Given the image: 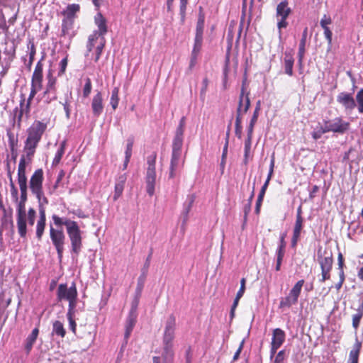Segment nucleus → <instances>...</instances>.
I'll use <instances>...</instances> for the list:
<instances>
[{
  "mask_svg": "<svg viewBox=\"0 0 363 363\" xmlns=\"http://www.w3.org/2000/svg\"><path fill=\"white\" fill-rule=\"evenodd\" d=\"M91 89H92V85H91V79L87 77L85 79V84H84V89H83V96L84 98H87L89 96L91 91Z\"/></svg>",
  "mask_w": 363,
  "mask_h": 363,
  "instance_id": "a19ab883",
  "label": "nucleus"
},
{
  "mask_svg": "<svg viewBox=\"0 0 363 363\" xmlns=\"http://www.w3.org/2000/svg\"><path fill=\"white\" fill-rule=\"evenodd\" d=\"M230 123L228 125V130H227V133H226L225 143V145H224L223 150L222 157H223V158H226V157H227L228 147V140H229V134H230Z\"/></svg>",
  "mask_w": 363,
  "mask_h": 363,
  "instance_id": "3c124183",
  "label": "nucleus"
},
{
  "mask_svg": "<svg viewBox=\"0 0 363 363\" xmlns=\"http://www.w3.org/2000/svg\"><path fill=\"white\" fill-rule=\"evenodd\" d=\"M285 333L280 328H276L273 330L271 345L280 347L285 341Z\"/></svg>",
  "mask_w": 363,
  "mask_h": 363,
  "instance_id": "4be33fe9",
  "label": "nucleus"
},
{
  "mask_svg": "<svg viewBox=\"0 0 363 363\" xmlns=\"http://www.w3.org/2000/svg\"><path fill=\"white\" fill-rule=\"evenodd\" d=\"M332 23V20H331V18L325 14L323 15V18H321L320 21V25L321 27H325V26H328V25L331 24Z\"/></svg>",
  "mask_w": 363,
  "mask_h": 363,
  "instance_id": "4d7b16f0",
  "label": "nucleus"
},
{
  "mask_svg": "<svg viewBox=\"0 0 363 363\" xmlns=\"http://www.w3.org/2000/svg\"><path fill=\"white\" fill-rule=\"evenodd\" d=\"M66 142L64 140L60 143V147L58 148L55 157L52 161V165H57L60 163L65 150Z\"/></svg>",
  "mask_w": 363,
  "mask_h": 363,
  "instance_id": "473e14b6",
  "label": "nucleus"
},
{
  "mask_svg": "<svg viewBox=\"0 0 363 363\" xmlns=\"http://www.w3.org/2000/svg\"><path fill=\"white\" fill-rule=\"evenodd\" d=\"M252 138V133L247 132V138L245 141V157H248L250 152L251 143Z\"/></svg>",
  "mask_w": 363,
  "mask_h": 363,
  "instance_id": "ea45409f",
  "label": "nucleus"
},
{
  "mask_svg": "<svg viewBox=\"0 0 363 363\" xmlns=\"http://www.w3.org/2000/svg\"><path fill=\"white\" fill-rule=\"evenodd\" d=\"M18 183L21 190V200L17 208V227L21 237L25 238L26 229V213L25 204L27 200V178L26 176V162L24 158H21L18 168Z\"/></svg>",
  "mask_w": 363,
  "mask_h": 363,
  "instance_id": "f257e3e1",
  "label": "nucleus"
},
{
  "mask_svg": "<svg viewBox=\"0 0 363 363\" xmlns=\"http://www.w3.org/2000/svg\"><path fill=\"white\" fill-rule=\"evenodd\" d=\"M67 319L69 320V328L70 330L73 332V333H75V330H76V323L74 320V315H67Z\"/></svg>",
  "mask_w": 363,
  "mask_h": 363,
  "instance_id": "13d9d810",
  "label": "nucleus"
},
{
  "mask_svg": "<svg viewBox=\"0 0 363 363\" xmlns=\"http://www.w3.org/2000/svg\"><path fill=\"white\" fill-rule=\"evenodd\" d=\"M339 281L335 284V289L339 291L345 281V273H342V272H339Z\"/></svg>",
  "mask_w": 363,
  "mask_h": 363,
  "instance_id": "680f3d73",
  "label": "nucleus"
},
{
  "mask_svg": "<svg viewBox=\"0 0 363 363\" xmlns=\"http://www.w3.org/2000/svg\"><path fill=\"white\" fill-rule=\"evenodd\" d=\"M43 172L41 169H38L35 171L29 182V187L38 199L40 207L48 203L43 191Z\"/></svg>",
  "mask_w": 363,
  "mask_h": 363,
  "instance_id": "20e7f679",
  "label": "nucleus"
},
{
  "mask_svg": "<svg viewBox=\"0 0 363 363\" xmlns=\"http://www.w3.org/2000/svg\"><path fill=\"white\" fill-rule=\"evenodd\" d=\"M101 36L99 35L96 31H94L91 35L89 36L88 42L86 45L87 51L89 52L92 50L95 45L99 43Z\"/></svg>",
  "mask_w": 363,
  "mask_h": 363,
  "instance_id": "7c9ffc66",
  "label": "nucleus"
},
{
  "mask_svg": "<svg viewBox=\"0 0 363 363\" xmlns=\"http://www.w3.org/2000/svg\"><path fill=\"white\" fill-rule=\"evenodd\" d=\"M303 284V279L299 280L296 283L289 295L280 301L279 306L281 308H290L298 302Z\"/></svg>",
  "mask_w": 363,
  "mask_h": 363,
  "instance_id": "9d476101",
  "label": "nucleus"
},
{
  "mask_svg": "<svg viewBox=\"0 0 363 363\" xmlns=\"http://www.w3.org/2000/svg\"><path fill=\"white\" fill-rule=\"evenodd\" d=\"M6 46L4 53L8 56V60L11 61L13 58L16 51L14 43L13 41L6 42Z\"/></svg>",
  "mask_w": 363,
  "mask_h": 363,
  "instance_id": "72a5a7b5",
  "label": "nucleus"
},
{
  "mask_svg": "<svg viewBox=\"0 0 363 363\" xmlns=\"http://www.w3.org/2000/svg\"><path fill=\"white\" fill-rule=\"evenodd\" d=\"M43 64L39 61L33 73L31 81V91L28 97V101H30L35 95L40 91L43 88Z\"/></svg>",
  "mask_w": 363,
  "mask_h": 363,
  "instance_id": "9b49d317",
  "label": "nucleus"
},
{
  "mask_svg": "<svg viewBox=\"0 0 363 363\" xmlns=\"http://www.w3.org/2000/svg\"><path fill=\"white\" fill-rule=\"evenodd\" d=\"M77 298H73L72 299H69L67 301L69 302V308L67 315H74V308L77 305Z\"/></svg>",
  "mask_w": 363,
  "mask_h": 363,
  "instance_id": "de8ad7c7",
  "label": "nucleus"
},
{
  "mask_svg": "<svg viewBox=\"0 0 363 363\" xmlns=\"http://www.w3.org/2000/svg\"><path fill=\"white\" fill-rule=\"evenodd\" d=\"M119 89L118 87H114L111 91V96L110 99V104L113 110L116 109L118 105L119 98Z\"/></svg>",
  "mask_w": 363,
  "mask_h": 363,
  "instance_id": "f704fd0d",
  "label": "nucleus"
},
{
  "mask_svg": "<svg viewBox=\"0 0 363 363\" xmlns=\"http://www.w3.org/2000/svg\"><path fill=\"white\" fill-rule=\"evenodd\" d=\"M50 236L52 242L57 250L58 258L61 259L63 255L65 240L64 232L62 229H55L52 225H50Z\"/></svg>",
  "mask_w": 363,
  "mask_h": 363,
  "instance_id": "f8f14e48",
  "label": "nucleus"
},
{
  "mask_svg": "<svg viewBox=\"0 0 363 363\" xmlns=\"http://www.w3.org/2000/svg\"><path fill=\"white\" fill-rule=\"evenodd\" d=\"M65 333L66 332L63 324L59 320L55 321L52 325V334H55L58 336H60L61 337H64Z\"/></svg>",
  "mask_w": 363,
  "mask_h": 363,
  "instance_id": "2f4dec72",
  "label": "nucleus"
},
{
  "mask_svg": "<svg viewBox=\"0 0 363 363\" xmlns=\"http://www.w3.org/2000/svg\"><path fill=\"white\" fill-rule=\"evenodd\" d=\"M307 33H308V28H306L303 32L302 38H301V39L300 40V43H299L298 52L299 62L302 61L304 54H305V45H306V43Z\"/></svg>",
  "mask_w": 363,
  "mask_h": 363,
  "instance_id": "bb28decb",
  "label": "nucleus"
},
{
  "mask_svg": "<svg viewBox=\"0 0 363 363\" xmlns=\"http://www.w3.org/2000/svg\"><path fill=\"white\" fill-rule=\"evenodd\" d=\"M67 66V58L65 57L60 62V70L58 72V75H62L65 72Z\"/></svg>",
  "mask_w": 363,
  "mask_h": 363,
  "instance_id": "5fc2aeb1",
  "label": "nucleus"
},
{
  "mask_svg": "<svg viewBox=\"0 0 363 363\" xmlns=\"http://www.w3.org/2000/svg\"><path fill=\"white\" fill-rule=\"evenodd\" d=\"M303 227V220H296L293 235L299 236Z\"/></svg>",
  "mask_w": 363,
  "mask_h": 363,
  "instance_id": "49530a36",
  "label": "nucleus"
},
{
  "mask_svg": "<svg viewBox=\"0 0 363 363\" xmlns=\"http://www.w3.org/2000/svg\"><path fill=\"white\" fill-rule=\"evenodd\" d=\"M261 106V102L260 101H258L256 104V107L253 113V116L250 120V124L247 128V132L252 133H253V129L255 124L256 123L258 116H259V111L260 110Z\"/></svg>",
  "mask_w": 363,
  "mask_h": 363,
  "instance_id": "c85d7f7f",
  "label": "nucleus"
},
{
  "mask_svg": "<svg viewBox=\"0 0 363 363\" xmlns=\"http://www.w3.org/2000/svg\"><path fill=\"white\" fill-rule=\"evenodd\" d=\"M245 94V85L244 84L242 86L241 88V92L239 98V104L237 109V116L235 120V126L241 125L242 123V100H243V96Z\"/></svg>",
  "mask_w": 363,
  "mask_h": 363,
  "instance_id": "a878e982",
  "label": "nucleus"
},
{
  "mask_svg": "<svg viewBox=\"0 0 363 363\" xmlns=\"http://www.w3.org/2000/svg\"><path fill=\"white\" fill-rule=\"evenodd\" d=\"M134 143V139L133 137H130L127 140L126 150L125 151V156L127 157H131L132 149Z\"/></svg>",
  "mask_w": 363,
  "mask_h": 363,
  "instance_id": "79ce46f5",
  "label": "nucleus"
},
{
  "mask_svg": "<svg viewBox=\"0 0 363 363\" xmlns=\"http://www.w3.org/2000/svg\"><path fill=\"white\" fill-rule=\"evenodd\" d=\"M187 2L188 0H180V14L182 19H184L185 17Z\"/></svg>",
  "mask_w": 363,
  "mask_h": 363,
  "instance_id": "052dcab7",
  "label": "nucleus"
},
{
  "mask_svg": "<svg viewBox=\"0 0 363 363\" xmlns=\"http://www.w3.org/2000/svg\"><path fill=\"white\" fill-rule=\"evenodd\" d=\"M356 106L357 105L358 111L363 113V89H361L356 95Z\"/></svg>",
  "mask_w": 363,
  "mask_h": 363,
  "instance_id": "4c0bfd02",
  "label": "nucleus"
},
{
  "mask_svg": "<svg viewBox=\"0 0 363 363\" xmlns=\"http://www.w3.org/2000/svg\"><path fill=\"white\" fill-rule=\"evenodd\" d=\"M45 213L43 208L40 207V218L38 220L36 225V236L38 240H40L44 233L45 227Z\"/></svg>",
  "mask_w": 363,
  "mask_h": 363,
  "instance_id": "412c9836",
  "label": "nucleus"
},
{
  "mask_svg": "<svg viewBox=\"0 0 363 363\" xmlns=\"http://www.w3.org/2000/svg\"><path fill=\"white\" fill-rule=\"evenodd\" d=\"M203 37H195L194 45L191 52L194 55H199L202 47Z\"/></svg>",
  "mask_w": 363,
  "mask_h": 363,
  "instance_id": "e433bc0d",
  "label": "nucleus"
},
{
  "mask_svg": "<svg viewBox=\"0 0 363 363\" xmlns=\"http://www.w3.org/2000/svg\"><path fill=\"white\" fill-rule=\"evenodd\" d=\"M337 261H338L337 264H338L339 272H342V273H344V270H343L344 259H343V256H342V253L338 254Z\"/></svg>",
  "mask_w": 363,
  "mask_h": 363,
  "instance_id": "e2e57ef3",
  "label": "nucleus"
},
{
  "mask_svg": "<svg viewBox=\"0 0 363 363\" xmlns=\"http://www.w3.org/2000/svg\"><path fill=\"white\" fill-rule=\"evenodd\" d=\"M35 214H36L35 211L33 208H30L28 210V223L30 225H33V224L35 223Z\"/></svg>",
  "mask_w": 363,
  "mask_h": 363,
  "instance_id": "603ef678",
  "label": "nucleus"
},
{
  "mask_svg": "<svg viewBox=\"0 0 363 363\" xmlns=\"http://www.w3.org/2000/svg\"><path fill=\"white\" fill-rule=\"evenodd\" d=\"M330 271L331 269H321V278L319 279V281L323 283L326 280L330 279Z\"/></svg>",
  "mask_w": 363,
  "mask_h": 363,
  "instance_id": "8fccbe9b",
  "label": "nucleus"
},
{
  "mask_svg": "<svg viewBox=\"0 0 363 363\" xmlns=\"http://www.w3.org/2000/svg\"><path fill=\"white\" fill-rule=\"evenodd\" d=\"M7 134H8V136L9 138L10 145L13 147L17 141L16 138H15L14 135L9 131L8 132Z\"/></svg>",
  "mask_w": 363,
  "mask_h": 363,
  "instance_id": "774afa93",
  "label": "nucleus"
},
{
  "mask_svg": "<svg viewBox=\"0 0 363 363\" xmlns=\"http://www.w3.org/2000/svg\"><path fill=\"white\" fill-rule=\"evenodd\" d=\"M155 162L156 155L152 154L147 158V172L145 177L146 191L147 193L151 196L155 193V186L156 182V172H155Z\"/></svg>",
  "mask_w": 363,
  "mask_h": 363,
  "instance_id": "423d86ee",
  "label": "nucleus"
},
{
  "mask_svg": "<svg viewBox=\"0 0 363 363\" xmlns=\"http://www.w3.org/2000/svg\"><path fill=\"white\" fill-rule=\"evenodd\" d=\"M326 133L328 132L324 124H319V125L317 126L315 130L312 133V137L314 140H318L322 137L323 134Z\"/></svg>",
  "mask_w": 363,
  "mask_h": 363,
  "instance_id": "c9c22d12",
  "label": "nucleus"
},
{
  "mask_svg": "<svg viewBox=\"0 0 363 363\" xmlns=\"http://www.w3.org/2000/svg\"><path fill=\"white\" fill-rule=\"evenodd\" d=\"M173 346L164 345L163 352L160 358V363H173L174 361V351Z\"/></svg>",
  "mask_w": 363,
  "mask_h": 363,
  "instance_id": "b1692460",
  "label": "nucleus"
},
{
  "mask_svg": "<svg viewBox=\"0 0 363 363\" xmlns=\"http://www.w3.org/2000/svg\"><path fill=\"white\" fill-rule=\"evenodd\" d=\"M28 49L30 50L29 59L30 60L31 62H33L34 60L35 55V45L33 43H30V45L28 46Z\"/></svg>",
  "mask_w": 363,
  "mask_h": 363,
  "instance_id": "0e129e2a",
  "label": "nucleus"
},
{
  "mask_svg": "<svg viewBox=\"0 0 363 363\" xmlns=\"http://www.w3.org/2000/svg\"><path fill=\"white\" fill-rule=\"evenodd\" d=\"M362 316L363 312L362 311H357V313L352 315V326L354 329L358 328Z\"/></svg>",
  "mask_w": 363,
  "mask_h": 363,
  "instance_id": "37998d69",
  "label": "nucleus"
},
{
  "mask_svg": "<svg viewBox=\"0 0 363 363\" xmlns=\"http://www.w3.org/2000/svg\"><path fill=\"white\" fill-rule=\"evenodd\" d=\"M294 58L290 54H285L284 57V70L285 73L289 76L293 75Z\"/></svg>",
  "mask_w": 363,
  "mask_h": 363,
  "instance_id": "cd10ccee",
  "label": "nucleus"
},
{
  "mask_svg": "<svg viewBox=\"0 0 363 363\" xmlns=\"http://www.w3.org/2000/svg\"><path fill=\"white\" fill-rule=\"evenodd\" d=\"M317 261L321 269H332L333 264V254L330 251L322 250L320 247L317 252Z\"/></svg>",
  "mask_w": 363,
  "mask_h": 363,
  "instance_id": "dca6fc26",
  "label": "nucleus"
},
{
  "mask_svg": "<svg viewBox=\"0 0 363 363\" xmlns=\"http://www.w3.org/2000/svg\"><path fill=\"white\" fill-rule=\"evenodd\" d=\"M285 254V249L278 247L276 252L277 259L282 261Z\"/></svg>",
  "mask_w": 363,
  "mask_h": 363,
  "instance_id": "69168bd1",
  "label": "nucleus"
},
{
  "mask_svg": "<svg viewBox=\"0 0 363 363\" xmlns=\"http://www.w3.org/2000/svg\"><path fill=\"white\" fill-rule=\"evenodd\" d=\"M105 45V39L104 37H101L99 41V43L96 46V53L101 55L103 49Z\"/></svg>",
  "mask_w": 363,
  "mask_h": 363,
  "instance_id": "6e6d98bb",
  "label": "nucleus"
},
{
  "mask_svg": "<svg viewBox=\"0 0 363 363\" xmlns=\"http://www.w3.org/2000/svg\"><path fill=\"white\" fill-rule=\"evenodd\" d=\"M284 359H285V351L281 350L275 356L273 363H284Z\"/></svg>",
  "mask_w": 363,
  "mask_h": 363,
  "instance_id": "864d4df0",
  "label": "nucleus"
},
{
  "mask_svg": "<svg viewBox=\"0 0 363 363\" xmlns=\"http://www.w3.org/2000/svg\"><path fill=\"white\" fill-rule=\"evenodd\" d=\"M185 125L186 118L185 117H182L179 121L172 140L169 179H173L177 177L184 164V159L182 157V149L183 146Z\"/></svg>",
  "mask_w": 363,
  "mask_h": 363,
  "instance_id": "f03ea898",
  "label": "nucleus"
},
{
  "mask_svg": "<svg viewBox=\"0 0 363 363\" xmlns=\"http://www.w3.org/2000/svg\"><path fill=\"white\" fill-rule=\"evenodd\" d=\"M127 179L125 174L120 175L116 179L113 199L116 201L123 194L124 186Z\"/></svg>",
  "mask_w": 363,
  "mask_h": 363,
  "instance_id": "aec40b11",
  "label": "nucleus"
},
{
  "mask_svg": "<svg viewBox=\"0 0 363 363\" xmlns=\"http://www.w3.org/2000/svg\"><path fill=\"white\" fill-rule=\"evenodd\" d=\"M204 15L201 12V7H200V13L198 18L196 24V35L195 37H203V28H204Z\"/></svg>",
  "mask_w": 363,
  "mask_h": 363,
  "instance_id": "c756f323",
  "label": "nucleus"
},
{
  "mask_svg": "<svg viewBox=\"0 0 363 363\" xmlns=\"http://www.w3.org/2000/svg\"><path fill=\"white\" fill-rule=\"evenodd\" d=\"M323 124L328 133L333 132L339 134H344L350 127V123L343 120L342 117H336L333 119L324 121Z\"/></svg>",
  "mask_w": 363,
  "mask_h": 363,
  "instance_id": "1a4fd4ad",
  "label": "nucleus"
},
{
  "mask_svg": "<svg viewBox=\"0 0 363 363\" xmlns=\"http://www.w3.org/2000/svg\"><path fill=\"white\" fill-rule=\"evenodd\" d=\"M46 128V123L35 121L27 130L28 135L24 145V152L27 157L30 158L34 155L35 149Z\"/></svg>",
  "mask_w": 363,
  "mask_h": 363,
  "instance_id": "7ed1b4c3",
  "label": "nucleus"
},
{
  "mask_svg": "<svg viewBox=\"0 0 363 363\" xmlns=\"http://www.w3.org/2000/svg\"><path fill=\"white\" fill-rule=\"evenodd\" d=\"M73 298H77V290L75 283L72 282L70 287L66 284H60L57 290V298L59 301H68Z\"/></svg>",
  "mask_w": 363,
  "mask_h": 363,
  "instance_id": "2eb2a0df",
  "label": "nucleus"
},
{
  "mask_svg": "<svg viewBox=\"0 0 363 363\" xmlns=\"http://www.w3.org/2000/svg\"><path fill=\"white\" fill-rule=\"evenodd\" d=\"M52 218L53 220L55 225L57 226H61L62 225H65V222L72 221L71 220L67 218L63 220L62 218L59 217L57 215H53L52 216Z\"/></svg>",
  "mask_w": 363,
  "mask_h": 363,
  "instance_id": "09e8293b",
  "label": "nucleus"
},
{
  "mask_svg": "<svg viewBox=\"0 0 363 363\" xmlns=\"http://www.w3.org/2000/svg\"><path fill=\"white\" fill-rule=\"evenodd\" d=\"M286 236V233H283L282 235H281L280 239H279V245L278 247L285 249L286 245V242H285Z\"/></svg>",
  "mask_w": 363,
  "mask_h": 363,
  "instance_id": "338daca9",
  "label": "nucleus"
},
{
  "mask_svg": "<svg viewBox=\"0 0 363 363\" xmlns=\"http://www.w3.org/2000/svg\"><path fill=\"white\" fill-rule=\"evenodd\" d=\"M324 30V35L328 41V48L330 49L332 46V36L333 33L328 26L322 27Z\"/></svg>",
  "mask_w": 363,
  "mask_h": 363,
  "instance_id": "a18cd8bd",
  "label": "nucleus"
},
{
  "mask_svg": "<svg viewBox=\"0 0 363 363\" xmlns=\"http://www.w3.org/2000/svg\"><path fill=\"white\" fill-rule=\"evenodd\" d=\"M137 319V315L135 313V311L132 309L129 313V315L126 320L125 323V331L124 335V339H125V344L127 343L128 339L129 338L131 332L135 325Z\"/></svg>",
  "mask_w": 363,
  "mask_h": 363,
  "instance_id": "a211bd4d",
  "label": "nucleus"
},
{
  "mask_svg": "<svg viewBox=\"0 0 363 363\" xmlns=\"http://www.w3.org/2000/svg\"><path fill=\"white\" fill-rule=\"evenodd\" d=\"M337 101L345 108V111H351L356 107V101L350 93H340L337 96Z\"/></svg>",
  "mask_w": 363,
  "mask_h": 363,
  "instance_id": "f3484780",
  "label": "nucleus"
},
{
  "mask_svg": "<svg viewBox=\"0 0 363 363\" xmlns=\"http://www.w3.org/2000/svg\"><path fill=\"white\" fill-rule=\"evenodd\" d=\"M245 283H246L245 278H242L240 280V288L236 294V295H238V297H242L243 296L245 291Z\"/></svg>",
  "mask_w": 363,
  "mask_h": 363,
  "instance_id": "bf43d9fd",
  "label": "nucleus"
},
{
  "mask_svg": "<svg viewBox=\"0 0 363 363\" xmlns=\"http://www.w3.org/2000/svg\"><path fill=\"white\" fill-rule=\"evenodd\" d=\"M80 10V6L77 4H69L66 9L62 12L65 16L62 23V33L63 35L68 34L69 30L72 28L73 20L76 13Z\"/></svg>",
  "mask_w": 363,
  "mask_h": 363,
  "instance_id": "6e6552de",
  "label": "nucleus"
},
{
  "mask_svg": "<svg viewBox=\"0 0 363 363\" xmlns=\"http://www.w3.org/2000/svg\"><path fill=\"white\" fill-rule=\"evenodd\" d=\"M250 106V100L249 98V93L246 92V89L245 88V94L243 96V100H242V112L243 113H245Z\"/></svg>",
  "mask_w": 363,
  "mask_h": 363,
  "instance_id": "58836bf2",
  "label": "nucleus"
},
{
  "mask_svg": "<svg viewBox=\"0 0 363 363\" xmlns=\"http://www.w3.org/2000/svg\"><path fill=\"white\" fill-rule=\"evenodd\" d=\"M47 84L45 91L43 93V100L46 104H50L51 101L57 99L56 92V79L52 75L51 70H49L47 74Z\"/></svg>",
  "mask_w": 363,
  "mask_h": 363,
  "instance_id": "ddd939ff",
  "label": "nucleus"
},
{
  "mask_svg": "<svg viewBox=\"0 0 363 363\" xmlns=\"http://www.w3.org/2000/svg\"><path fill=\"white\" fill-rule=\"evenodd\" d=\"M91 108L94 116H99L104 110L103 98L101 92H97L92 99Z\"/></svg>",
  "mask_w": 363,
  "mask_h": 363,
  "instance_id": "6ab92c4d",
  "label": "nucleus"
},
{
  "mask_svg": "<svg viewBox=\"0 0 363 363\" xmlns=\"http://www.w3.org/2000/svg\"><path fill=\"white\" fill-rule=\"evenodd\" d=\"M359 349L352 350L350 352L349 363H358Z\"/></svg>",
  "mask_w": 363,
  "mask_h": 363,
  "instance_id": "c03bdc74",
  "label": "nucleus"
},
{
  "mask_svg": "<svg viewBox=\"0 0 363 363\" xmlns=\"http://www.w3.org/2000/svg\"><path fill=\"white\" fill-rule=\"evenodd\" d=\"M176 318L171 314L167 319L164 325L163 335V345L173 346L172 341L174 338L176 330Z\"/></svg>",
  "mask_w": 363,
  "mask_h": 363,
  "instance_id": "4468645a",
  "label": "nucleus"
},
{
  "mask_svg": "<svg viewBox=\"0 0 363 363\" xmlns=\"http://www.w3.org/2000/svg\"><path fill=\"white\" fill-rule=\"evenodd\" d=\"M38 333L39 330L38 328H35L32 330L31 333L26 338L25 349L27 353H29L30 352L33 345L38 337Z\"/></svg>",
  "mask_w": 363,
  "mask_h": 363,
  "instance_id": "393cba45",
  "label": "nucleus"
},
{
  "mask_svg": "<svg viewBox=\"0 0 363 363\" xmlns=\"http://www.w3.org/2000/svg\"><path fill=\"white\" fill-rule=\"evenodd\" d=\"M291 13V9L289 7V3L286 0L281 1L277 6L276 18L277 19V28L279 30V36L281 37V29L288 26L287 18Z\"/></svg>",
  "mask_w": 363,
  "mask_h": 363,
  "instance_id": "0eeeda50",
  "label": "nucleus"
},
{
  "mask_svg": "<svg viewBox=\"0 0 363 363\" xmlns=\"http://www.w3.org/2000/svg\"><path fill=\"white\" fill-rule=\"evenodd\" d=\"M94 22L99 30L96 31L99 36L104 37V34L107 32L106 21L101 13H98L94 17Z\"/></svg>",
  "mask_w": 363,
  "mask_h": 363,
  "instance_id": "5701e85b",
  "label": "nucleus"
},
{
  "mask_svg": "<svg viewBox=\"0 0 363 363\" xmlns=\"http://www.w3.org/2000/svg\"><path fill=\"white\" fill-rule=\"evenodd\" d=\"M65 227L71 242L72 251L74 254L78 255L82 246V232L79 227L75 221L65 222Z\"/></svg>",
  "mask_w": 363,
  "mask_h": 363,
  "instance_id": "39448f33",
  "label": "nucleus"
}]
</instances>
